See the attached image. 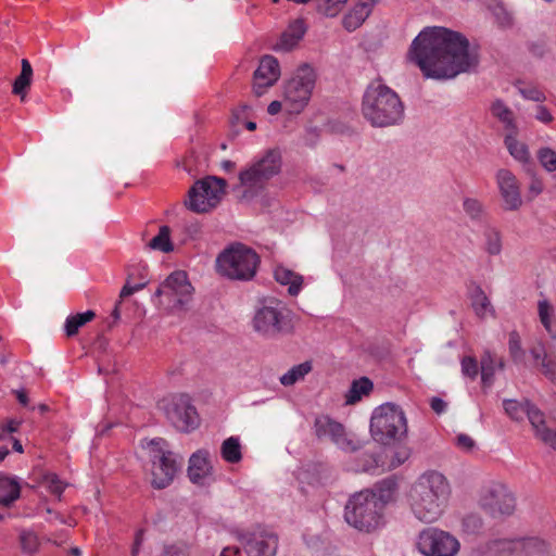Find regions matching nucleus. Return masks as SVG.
Segmentation results:
<instances>
[{
  "label": "nucleus",
  "instance_id": "nucleus-22",
  "mask_svg": "<svg viewBox=\"0 0 556 556\" xmlns=\"http://www.w3.org/2000/svg\"><path fill=\"white\" fill-rule=\"evenodd\" d=\"M530 353L540 365L542 374L551 381H556V334L551 336L547 346L538 342L530 349Z\"/></svg>",
  "mask_w": 556,
  "mask_h": 556
},
{
  "label": "nucleus",
  "instance_id": "nucleus-28",
  "mask_svg": "<svg viewBox=\"0 0 556 556\" xmlns=\"http://www.w3.org/2000/svg\"><path fill=\"white\" fill-rule=\"evenodd\" d=\"M496 366L500 369H503V359L497 361L495 355H493L490 351H485L480 361L481 380L484 386L490 387L493 383Z\"/></svg>",
  "mask_w": 556,
  "mask_h": 556
},
{
  "label": "nucleus",
  "instance_id": "nucleus-14",
  "mask_svg": "<svg viewBox=\"0 0 556 556\" xmlns=\"http://www.w3.org/2000/svg\"><path fill=\"white\" fill-rule=\"evenodd\" d=\"M479 505L493 518L508 517L516 509V496L506 484L492 482L482 491Z\"/></svg>",
  "mask_w": 556,
  "mask_h": 556
},
{
  "label": "nucleus",
  "instance_id": "nucleus-53",
  "mask_svg": "<svg viewBox=\"0 0 556 556\" xmlns=\"http://www.w3.org/2000/svg\"><path fill=\"white\" fill-rule=\"evenodd\" d=\"M131 277H132V274H129L125 286L121 290V293H119L121 299L127 298V296L131 295L132 293H135L136 291L143 289L147 286V281H140L136 285H130Z\"/></svg>",
  "mask_w": 556,
  "mask_h": 556
},
{
  "label": "nucleus",
  "instance_id": "nucleus-13",
  "mask_svg": "<svg viewBox=\"0 0 556 556\" xmlns=\"http://www.w3.org/2000/svg\"><path fill=\"white\" fill-rule=\"evenodd\" d=\"M159 407L169 422L179 431L188 432L199 424L195 407L186 394H176L162 399Z\"/></svg>",
  "mask_w": 556,
  "mask_h": 556
},
{
  "label": "nucleus",
  "instance_id": "nucleus-16",
  "mask_svg": "<svg viewBox=\"0 0 556 556\" xmlns=\"http://www.w3.org/2000/svg\"><path fill=\"white\" fill-rule=\"evenodd\" d=\"M315 434L319 440L328 439L344 452H355L361 448L358 441L354 440L342 424L328 416H319L314 422Z\"/></svg>",
  "mask_w": 556,
  "mask_h": 556
},
{
  "label": "nucleus",
  "instance_id": "nucleus-18",
  "mask_svg": "<svg viewBox=\"0 0 556 556\" xmlns=\"http://www.w3.org/2000/svg\"><path fill=\"white\" fill-rule=\"evenodd\" d=\"M240 542L247 556H275L278 547L277 536L265 531L242 534Z\"/></svg>",
  "mask_w": 556,
  "mask_h": 556
},
{
  "label": "nucleus",
  "instance_id": "nucleus-41",
  "mask_svg": "<svg viewBox=\"0 0 556 556\" xmlns=\"http://www.w3.org/2000/svg\"><path fill=\"white\" fill-rule=\"evenodd\" d=\"M346 2L348 0H318L316 9L327 17H334Z\"/></svg>",
  "mask_w": 556,
  "mask_h": 556
},
{
  "label": "nucleus",
  "instance_id": "nucleus-17",
  "mask_svg": "<svg viewBox=\"0 0 556 556\" xmlns=\"http://www.w3.org/2000/svg\"><path fill=\"white\" fill-rule=\"evenodd\" d=\"M180 466L177 456L172 452L162 448L153 450L152 455V480L154 489L161 490L168 486Z\"/></svg>",
  "mask_w": 556,
  "mask_h": 556
},
{
  "label": "nucleus",
  "instance_id": "nucleus-19",
  "mask_svg": "<svg viewBox=\"0 0 556 556\" xmlns=\"http://www.w3.org/2000/svg\"><path fill=\"white\" fill-rule=\"evenodd\" d=\"M519 546L527 551H536L538 553H545L547 544L545 541L538 538H530L526 540H510V539H495L485 544L486 552L492 555L507 556L513 554Z\"/></svg>",
  "mask_w": 556,
  "mask_h": 556
},
{
  "label": "nucleus",
  "instance_id": "nucleus-33",
  "mask_svg": "<svg viewBox=\"0 0 556 556\" xmlns=\"http://www.w3.org/2000/svg\"><path fill=\"white\" fill-rule=\"evenodd\" d=\"M396 490L397 482L394 478L390 477L376 483L374 490L368 491L371 492L379 502H381L382 508L384 509V506L393 500Z\"/></svg>",
  "mask_w": 556,
  "mask_h": 556
},
{
  "label": "nucleus",
  "instance_id": "nucleus-25",
  "mask_svg": "<svg viewBox=\"0 0 556 556\" xmlns=\"http://www.w3.org/2000/svg\"><path fill=\"white\" fill-rule=\"evenodd\" d=\"M377 0H357L356 4L350 10L342 20V25L348 31H354L371 14Z\"/></svg>",
  "mask_w": 556,
  "mask_h": 556
},
{
  "label": "nucleus",
  "instance_id": "nucleus-31",
  "mask_svg": "<svg viewBox=\"0 0 556 556\" xmlns=\"http://www.w3.org/2000/svg\"><path fill=\"white\" fill-rule=\"evenodd\" d=\"M21 488L14 478L0 475V504L10 506L20 497Z\"/></svg>",
  "mask_w": 556,
  "mask_h": 556
},
{
  "label": "nucleus",
  "instance_id": "nucleus-6",
  "mask_svg": "<svg viewBox=\"0 0 556 556\" xmlns=\"http://www.w3.org/2000/svg\"><path fill=\"white\" fill-rule=\"evenodd\" d=\"M344 519L359 531L371 532L383 522L382 504L368 490L362 491L348 501Z\"/></svg>",
  "mask_w": 556,
  "mask_h": 556
},
{
  "label": "nucleus",
  "instance_id": "nucleus-37",
  "mask_svg": "<svg viewBox=\"0 0 556 556\" xmlns=\"http://www.w3.org/2000/svg\"><path fill=\"white\" fill-rule=\"evenodd\" d=\"M220 452L223 458L230 464L239 463L242 458L241 445L236 437L226 439L222 444Z\"/></svg>",
  "mask_w": 556,
  "mask_h": 556
},
{
  "label": "nucleus",
  "instance_id": "nucleus-15",
  "mask_svg": "<svg viewBox=\"0 0 556 556\" xmlns=\"http://www.w3.org/2000/svg\"><path fill=\"white\" fill-rule=\"evenodd\" d=\"M416 544L425 556H456L460 549V543L453 534L438 528L420 531Z\"/></svg>",
  "mask_w": 556,
  "mask_h": 556
},
{
  "label": "nucleus",
  "instance_id": "nucleus-43",
  "mask_svg": "<svg viewBox=\"0 0 556 556\" xmlns=\"http://www.w3.org/2000/svg\"><path fill=\"white\" fill-rule=\"evenodd\" d=\"M538 313L540 317V321L546 331L552 336L554 334L552 331V314L553 306L547 300H541L538 303Z\"/></svg>",
  "mask_w": 556,
  "mask_h": 556
},
{
  "label": "nucleus",
  "instance_id": "nucleus-21",
  "mask_svg": "<svg viewBox=\"0 0 556 556\" xmlns=\"http://www.w3.org/2000/svg\"><path fill=\"white\" fill-rule=\"evenodd\" d=\"M496 182L504 201L505 210H518L522 204V200L519 184L515 175L508 169H500L496 173Z\"/></svg>",
  "mask_w": 556,
  "mask_h": 556
},
{
  "label": "nucleus",
  "instance_id": "nucleus-20",
  "mask_svg": "<svg viewBox=\"0 0 556 556\" xmlns=\"http://www.w3.org/2000/svg\"><path fill=\"white\" fill-rule=\"evenodd\" d=\"M280 76V67L276 58L265 55L261 59L260 65L253 76V91L257 97L263 96Z\"/></svg>",
  "mask_w": 556,
  "mask_h": 556
},
{
  "label": "nucleus",
  "instance_id": "nucleus-39",
  "mask_svg": "<svg viewBox=\"0 0 556 556\" xmlns=\"http://www.w3.org/2000/svg\"><path fill=\"white\" fill-rule=\"evenodd\" d=\"M463 210L471 220L480 223L485 220V208L478 199L465 198L463 201Z\"/></svg>",
  "mask_w": 556,
  "mask_h": 556
},
{
  "label": "nucleus",
  "instance_id": "nucleus-35",
  "mask_svg": "<svg viewBox=\"0 0 556 556\" xmlns=\"http://www.w3.org/2000/svg\"><path fill=\"white\" fill-rule=\"evenodd\" d=\"M96 314L93 311H86L68 316L65 320L64 329L67 337H74L78 333L79 328L85 326L87 323L94 318Z\"/></svg>",
  "mask_w": 556,
  "mask_h": 556
},
{
  "label": "nucleus",
  "instance_id": "nucleus-9",
  "mask_svg": "<svg viewBox=\"0 0 556 556\" xmlns=\"http://www.w3.org/2000/svg\"><path fill=\"white\" fill-rule=\"evenodd\" d=\"M316 72L307 63L302 64L286 83L283 100L289 113L299 114L307 105L316 84Z\"/></svg>",
  "mask_w": 556,
  "mask_h": 556
},
{
  "label": "nucleus",
  "instance_id": "nucleus-61",
  "mask_svg": "<svg viewBox=\"0 0 556 556\" xmlns=\"http://www.w3.org/2000/svg\"><path fill=\"white\" fill-rule=\"evenodd\" d=\"M281 106H282V104L280 101H273L269 103V105L267 108V112L270 115H276L280 112Z\"/></svg>",
  "mask_w": 556,
  "mask_h": 556
},
{
  "label": "nucleus",
  "instance_id": "nucleus-34",
  "mask_svg": "<svg viewBox=\"0 0 556 556\" xmlns=\"http://www.w3.org/2000/svg\"><path fill=\"white\" fill-rule=\"evenodd\" d=\"M372 382L366 377L354 380L345 395V403L355 404L363 397V395H368L372 391Z\"/></svg>",
  "mask_w": 556,
  "mask_h": 556
},
{
  "label": "nucleus",
  "instance_id": "nucleus-40",
  "mask_svg": "<svg viewBox=\"0 0 556 556\" xmlns=\"http://www.w3.org/2000/svg\"><path fill=\"white\" fill-rule=\"evenodd\" d=\"M483 528V520L477 513L466 514L462 519V529L467 534H478Z\"/></svg>",
  "mask_w": 556,
  "mask_h": 556
},
{
  "label": "nucleus",
  "instance_id": "nucleus-62",
  "mask_svg": "<svg viewBox=\"0 0 556 556\" xmlns=\"http://www.w3.org/2000/svg\"><path fill=\"white\" fill-rule=\"evenodd\" d=\"M18 426H20V422L16 421V420H10L5 428L3 430H5L7 432L9 433H13V432H16L18 430Z\"/></svg>",
  "mask_w": 556,
  "mask_h": 556
},
{
  "label": "nucleus",
  "instance_id": "nucleus-5",
  "mask_svg": "<svg viewBox=\"0 0 556 556\" xmlns=\"http://www.w3.org/2000/svg\"><path fill=\"white\" fill-rule=\"evenodd\" d=\"M260 263L261 258L252 248L236 242L219 253L216 268L228 279L249 281L255 277Z\"/></svg>",
  "mask_w": 556,
  "mask_h": 556
},
{
  "label": "nucleus",
  "instance_id": "nucleus-63",
  "mask_svg": "<svg viewBox=\"0 0 556 556\" xmlns=\"http://www.w3.org/2000/svg\"><path fill=\"white\" fill-rule=\"evenodd\" d=\"M15 394H16V397L18 400V402L22 404V405H27L28 404V396L26 394L25 391L23 390H17L15 391Z\"/></svg>",
  "mask_w": 556,
  "mask_h": 556
},
{
  "label": "nucleus",
  "instance_id": "nucleus-52",
  "mask_svg": "<svg viewBox=\"0 0 556 556\" xmlns=\"http://www.w3.org/2000/svg\"><path fill=\"white\" fill-rule=\"evenodd\" d=\"M43 483L45 485L47 486V489L52 493V494H55L58 496H60L62 494V492L64 491V484L63 482L59 479V477L54 473H49V475H46L45 476V479H43Z\"/></svg>",
  "mask_w": 556,
  "mask_h": 556
},
{
  "label": "nucleus",
  "instance_id": "nucleus-27",
  "mask_svg": "<svg viewBox=\"0 0 556 556\" xmlns=\"http://www.w3.org/2000/svg\"><path fill=\"white\" fill-rule=\"evenodd\" d=\"M491 113L504 125L505 134H518L514 113L502 100L492 103Z\"/></svg>",
  "mask_w": 556,
  "mask_h": 556
},
{
  "label": "nucleus",
  "instance_id": "nucleus-50",
  "mask_svg": "<svg viewBox=\"0 0 556 556\" xmlns=\"http://www.w3.org/2000/svg\"><path fill=\"white\" fill-rule=\"evenodd\" d=\"M162 556H190V545L185 542H177L164 547Z\"/></svg>",
  "mask_w": 556,
  "mask_h": 556
},
{
  "label": "nucleus",
  "instance_id": "nucleus-23",
  "mask_svg": "<svg viewBox=\"0 0 556 556\" xmlns=\"http://www.w3.org/2000/svg\"><path fill=\"white\" fill-rule=\"evenodd\" d=\"M210 453L206 450H199L189 459L188 476L191 482L204 484L212 475Z\"/></svg>",
  "mask_w": 556,
  "mask_h": 556
},
{
  "label": "nucleus",
  "instance_id": "nucleus-4",
  "mask_svg": "<svg viewBox=\"0 0 556 556\" xmlns=\"http://www.w3.org/2000/svg\"><path fill=\"white\" fill-rule=\"evenodd\" d=\"M281 153L277 149L267 150L239 173V185L236 187L241 202H252L264 194L269 180L281 170Z\"/></svg>",
  "mask_w": 556,
  "mask_h": 556
},
{
  "label": "nucleus",
  "instance_id": "nucleus-30",
  "mask_svg": "<svg viewBox=\"0 0 556 556\" xmlns=\"http://www.w3.org/2000/svg\"><path fill=\"white\" fill-rule=\"evenodd\" d=\"M483 249L492 256L500 255L502 252V235L497 228L491 224H485L483 229Z\"/></svg>",
  "mask_w": 556,
  "mask_h": 556
},
{
  "label": "nucleus",
  "instance_id": "nucleus-7",
  "mask_svg": "<svg viewBox=\"0 0 556 556\" xmlns=\"http://www.w3.org/2000/svg\"><path fill=\"white\" fill-rule=\"evenodd\" d=\"M252 327L258 336L271 340L289 336L294 330L290 312L276 300H269L255 311Z\"/></svg>",
  "mask_w": 556,
  "mask_h": 556
},
{
  "label": "nucleus",
  "instance_id": "nucleus-1",
  "mask_svg": "<svg viewBox=\"0 0 556 556\" xmlns=\"http://www.w3.org/2000/svg\"><path fill=\"white\" fill-rule=\"evenodd\" d=\"M409 59L425 77L451 79L478 64L469 41L460 33L444 27H427L413 40Z\"/></svg>",
  "mask_w": 556,
  "mask_h": 556
},
{
  "label": "nucleus",
  "instance_id": "nucleus-56",
  "mask_svg": "<svg viewBox=\"0 0 556 556\" xmlns=\"http://www.w3.org/2000/svg\"><path fill=\"white\" fill-rule=\"evenodd\" d=\"M430 407L435 414L441 415L446 410L447 403L441 397L434 396L430 400Z\"/></svg>",
  "mask_w": 556,
  "mask_h": 556
},
{
  "label": "nucleus",
  "instance_id": "nucleus-44",
  "mask_svg": "<svg viewBox=\"0 0 556 556\" xmlns=\"http://www.w3.org/2000/svg\"><path fill=\"white\" fill-rule=\"evenodd\" d=\"M491 306L489 299L481 288L477 287L472 294V307L479 317H483Z\"/></svg>",
  "mask_w": 556,
  "mask_h": 556
},
{
  "label": "nucleus",
  "instance_id": "nucleus-3",
  "mask_svg": "<svg viewBox=\"0 0 556 556\" xmlns=\"http://www.w3.org/2000/svg\"><path fill=\"white\" fill-rule=\"evenodd\" d=\"M362 113L372 127L395 126L404 119V104L393 89L381 80H375L364 92Z\"/></svg>",
  "mask_w": 556,
  "mask_h": 556
},
{
  "label": "nucleus",
  "instance_id": "nucleus-64",
  "mask_svg": "<svg viewBox=\"0 0 556 556\" xmlns=\"http://www.w3.org/2000/svg\"><path fill=\"white\" fill-rule=\"evenodd\" d=\"M222 166H223L224 169L229 172V170H232L235 168V163L232 161H224L222 163Z\"/></svg>",
  "mask_w": 556,
  "mask_h": 556
},
{
  "label": "nucleus",
  "instance_id": "nucleus-10",
  "mask_svg": "<svg viewBox=\"0 0 556 556\" xmlns=\"http://www.w3.org/2000/svg\"><path fill=\"white\" fill-rule=\"evenodd\" d=\"M504 409L506 414L516 421L523 420L527 417L539 438L546 445L556 451V431L551 430L545 425L544 413L529 401L504 400Z\"/></svg>",
  "mask_w": 556,
  "mask_h": 556
},
{
  "label": "nucleus",
  "instance_id": "nucleus-11",
  "mask_svg": "<svg viewBox=\"0 0 556 556\" xmlns=\"http://www.w3.org/2000/svg\"><path fill=\"white\" fill-rule=\"evenodd\" d=\"M226 180L207 176L198 180L188 192L187 207L195 213H206L214 208L225 193Z\"/></svg>",
  "mask_w": 556,
  "mask_h": 556
},
{
  "label": "nucleus",
  "instance_id": "nucleus-51",
  "mask_svg": "<svg viewBox=\"0 0 556 556\" xmlns=\"http://www.w3.org/2000/svg\"><path fill=\"white\" fill-rule=\"evenodd\" d=\"M519 92L525 99L534 102H543L546 99L544 92L534 86L519 87Z\"/></svg>",
  "mask_w": 556,
  "mask_h": 556
},
{
  "label": "nucleus",
  "instance_id": "nucleus-54",
  "mask_svg": "<svg viewBox=\"0 0 556 556\" xmlns=\"http://www.w3.org/2000/svg\"><path fill=\"white\" fill-rule=\"evenodd\" d=\"M456 445L466 452L471 451L475 447V441L467 434H458L456 437Z\"/></svg>",
  "mask_w": 556,
  "mask_h": 556
},
{
  "label": "nucleus",
  "instance_id": "nucleus-32",
  "mask_svg": "<svg viewBox=\"0 0 556 556\" xmlns=\"http://www.w3.org/2000/svg\"><path fill=\"white\" fill-rule=\"evenodd\" d=\"M313 369L311 361H305L301 364L294 365L286 374H283L279 381L283 387H292L296 382L304 380L305 376L308 375Z\"/></svg>",
  "mask_w": 556,
  "mask_h": 556
},
{
  "label": "nucleus",
  "instance_id": "nucleus-46",
  "mask_svg": "<svg viewBox=\"0 0 556 556\" xmlns=\"http://www.w3.org/2000/svg\"><path fill=\"white\" fill-rule=\"evenodd\" d=\"M538 159L541 165L547 172L556 170V152L549 148H542L538 152Z\"/></svg>",
  "mask_w": 556,
  "mask_h": 556
},
{
  "label": "nucleus",
  "instance_id": "nucleus-55",
  "mask_svg": "<svg viewBox=\"0 0 556 556\" xmlns=\"http://www.w3.org/2000/svg\"><path fill=\"white\" fill-rule=\"evenodd\" d=\"M535 118L544 124H548L553 121L551 112L544 105H539L536 108Z\"/></svg>",
  "mask_w": 556,
  "mask_h": 556
},
{
  "label": "nucleus",
  "instance_id": "nucleus-45",
  "mask_svg": "<svg viewBox=\"0 0 556 556\" xmlns=\"http://www.w3.org/2000/svg\"><path fill=\"white\" fill-rule=\"evenodd\" d=\"M410 457V450L407 446H400L391 452L388 469L393 470L403 465Z\"/></svg>",
  "mask_w": 556,
  "mask_h": 556
},
{
  "label": "nucleus",
  "instance_id": "nucleus-26",
  "mask_svg": "<svg viewBox=\"0 0 556 556\" xmlns=\"http://www.w3.org/2000/svg\"><path fill=\"white\" fill-rule=\"evenodd\" d=\"M274 276L277 282L288 287V293L292 296H296L303 286V277L294 273L291 269H288L283 266H277L274 271Z\"/></svg>",
  "mask_w": 556,
  "mask_h": 556
},
{
  "label": "nucleus",
  "instance_id": "nucleus-59",
  "mask_svg": "<svg viewBox=\"0 0 556 556\" xmlns=\"http://www.w3.org/2000/svg\"><path fill=\"white\" fill-rule=\"evenodd\" d=\"M529 188L530 192H532L534 195H538L543 190V184L541 182V180L533 178Z\"/></svg>",
  "mask_w": 556,
  "mask_h": 556
},
{
  "label": "nucleus",
  "instance_id": "nucleus-38",
  "mask_svg": "<svg viewBox=\"0 0 556 556\" xmlns=\"http://www.w3.org/2000/svg\"><path fill=\"white\" fill-rule=\"evenodd\" d=\"M149 249L161 251L164 253L174 250L170 241V229L168 226L160 227L159 233L148 243Z\"/></svg>",
  "mask_w": 556,
  "mask_h": 556
},
{
  "label": "nucleus",
  "instance_id": "nucleus-2",
  "mask_svg": "<svg viewBox=\"0 0 556 556\" xmlns=\"http://www.w3.org/2000/svg\"><path fill=\"white\" fill-rule=\"evenodd\" d=\"M450 495L451 486L447 479L437 470H428L412 484L408 503L418 520L431 523L442 516Z\"/></svg>",
  "mask_w": 556,
  "mask_h": 556
},
{
  "label": "nucleus",
  "instance_id": "nucleus-24",
  "mask_svg": "<svg viewBox=\"0 0 556 556\" xmlns=\"http://www.w3.org/2000/svg\"><path fill=\"white\" fill-rule=\"evenodd\" d=\"M306 33V25L302 18H298L289 24L287 29L280 35L273 49L278 52H289L294 49Z\"/></svg>",
  "mask_w": 556,
  "mask_h": 556
},
{
  "label": "nucleus",
  "instance_id": "nucleus-60",
  "mask_svg": "<svg viewBox=\"0 0 556 556\" xmlns=\"http://www.w3.org/2000/svg\"><path fill=\"white\" fill-rule=\"evenodd\" d=\"M219 556H242L240 548L235 546H227L225 547Z\"/></svg>",
  "mask_w": 556,
  "mask_h": 556
},
{
  "label": "nucleus",
  "instance_id": "nucleus-36",
  "mask_svg": "<svg viewBox=\"0 0 556 556\" xmlns=\"http://www.w3.org/2000/svg\"><path fill=\"white\" fill-rule=\"evenodd\" d=\"M517 136L518 134H505V146L514 159L520 162H527L529 160L528 147L519 142Z\"/></svg>",
  "mask_w": 556,
  "mask_h": 556
},
{
  "label": "nucleus",
  "instance_id": "nucleus-47",
  "mask_svg": "<svg viewBox=\"0 0 556 556\" xmlns=\"http://www.w3.org/2000/svg\"><path fill=\"white\" fill-rule=\"evenodd\" d=\"M509 353L515 363L523 362L525 351L521 348L520 337L517 332L509 334Z\"/></svg>",
  "mask_w": 556,
  "mask_h": 556
},
{
  "label": "nucleus",
  "instance_id": "nucleus-58",
  "mask_svg": "<svg viewBox=\"0 0 556 556\" xmlns=\"http://www.w3.org/2000/svg\"><path fill=\"white\" fill-rule=\"evenodd\" d=\"M249 110V106L248 105H242L239 110H236L232 112V116H231V123L232 125H237L241 122V115L243 113H245V111Z\"/></svg>",
  "mask_w": 556,
  "mask_h": 556
},
{
  "label": "nucleus",
  "instance_id": "nucleus-8",
  "mask_svg": "<svg viewBox=\"0 0 556 556\" xmlns=\"http://www.w3.org/2000/svg\"><path fill=\"white\" fill-rule=\"evenodd\" d=\"M372 438L382 444H390L406 435L407 424L403 410L394 404L377 407L370 419Z\"/></svg>",
  "mask_w": 556,
  "mask_h": 556
},
{
  "label": "nucleus",
  "instance_id": "nucleus-49",
  "mask_svg": "<svg viewBox=\"0 0 556 556\" xmlns=\"http://www.w3.org/2000/svg\"><path fill=\"white\" fill-rule=\"evenodd\" d=\"M462 372L464 376L476 379L479 374V365L475 357L472 356H465L463 357L462 362Z\"/></svg>",
  "mask_w": 556,
  "mask_h": 556
},
{
  "label": "nucleus",
  "instance_id": "nucleus-29",
  "mask_svg": "<svg viewBox=\"0 0 556 556\" xmlns=\"http://www.w3.org/2000/svg\"><path fill=\"white\" fill-rule=\"evenodd\" d=\"M21 74L15 78L12 87V92L24 100L33 80V67L28 60L23 59L21 62Z\"/></svg>",
  "mask_w": 556,
  "mask_h": 556
},
{
  "label": "nucleus",
  "instance_id": "nucleus-48",
  "mask_svg": "<svg viewBox=\"0 0 556 556\" xmlns=\"http://www.w3.org/2000/svg\"><path fill=\"white\" fill-rule=\"evenodd\" d=\"M359 460L361 464V470L364 472H375L379 468V457L374 452H364L361 455Z\"/></svg>",
  "mask_w": 556,
  "mask_h": 556
},
{
  "label": "nucleus",
  "instance_id": "nucleus-12",
  "mask_svg": "<svg viewBox=\"0 0 556 556\" xmlns=\"http://www.w3.org/2000/svg\"><path fill=\"white\" fill-rule=\"evenodd\" d=\"M193 287L182 270L172 273L156 289L155 296L172 311H186L192 301Z\"/></svg>",
  "mask_w": 556,
  "mask_h": 556
},
{
  "label": "nucleus",
  "instance_id": "nucleus-57",
  "mask_svg": "<svg viewBox=\"0 0 556 556\" xmlns=\"http://www.w3.org/2000/svg\"><path fill=\"white\" fill-rule=\"evenodd\" d=\"M142 542H143V531L139 530L136 533L135 542H134V545L131 548V556H138Z\"/></svg>",
  "mask_w": 556,
  "mask_h": 556
},
{
  "label": "nucleus",
  "instance_id": "nucleus-42",
  "mask_svg": "<svg viewBox=\"0 0 556 556\" xmlns=\"http://www.w3.org/2000/svg\"><path fill=\"white\" fill-rule=\"evenodd\" d=\"M20 542L24 553L34 554L38 551L39 540L35 532L23 530L20 533Z\"/></svg>",
  "mask_w": 556,
  "mask_h": 556
}]
</instances>
